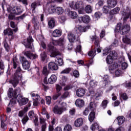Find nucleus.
<instances>
[{
	"label": "nucleus",
	"mask_w": 131,
	"mask_h": 131,
	"mask_svg": "<svg viewBox=\"0 0 131 131\" xmlns=\"http://www.w3.org/2000/svg\"><path fill=\"white\" fill-rule=\"evenodd\" d=\"M23 54L24 55V56H26L28 59H30V60H34L38 58V55H37V54H32L30 51H24Z\"/></svg>",
	"instance_id": "nucleus-9"
},
{
	"label": "nucleus",
	"mask_w": 131,
	"mask_h": 131,
	"mask_svg": "<svg viewBox=\"0 0 131 131\" xmlns=\"http://www.w3.org/2000/svg\"><path fill=\"white\" fill-rule=\"evenodd\" d=\"M31 7L33 9V11H35L36 7H37V4L36 2H33L31 5Z\"/></svg>",
	"instance_id": "nucleus-61"
},
{
	"label": "nucleus",
	"mask_w": 131,
	"mask_h": 131,
	"mask_svg": "<svg viewBox=\"0 0 131 131\" xmlns=\"http://www.w3.org/2000/svg\"><path fill=\"white\" fill-rule=\"evenodd\" d=\"M72 130V126L71 125L67 124L64 126L63 131H71Z\"/></svg>",
	"instance_id": "nucleus-50"
},
{
	"label": "nucleus",
	"mask_w": 131,
	"mask_h": 131,
	"mask_svg": "<svg viewBox=\"0 0 131 131\" xmlns=\"http://www.w3.org/2000/svg\"><path fill=\"white\" fill-rule=\"evenodd\" d=\"M20 92H21L20 88H17L14 91L12 88L9 89L8 96L9 98H13L10 100L9 105H12V106L13 105H15L16 103V100L20 106L26 105V103H28V99L24 98L21 94L17 95V94H20Z\"/></svg>",
	"instance_id": "nucleus-1"
},
{
	"label": "nucleus",
	"mask_w": 131,
	"mask_h": 131,
	"mask_svg": "<svg viewBox=\"0 0 131 131\" xmlns=\"http://www.w3.org/2000/svg\"><path fill=\"white\" fill-rule=\"evenodd\" d=\"M101 96H102V94H100L99 93H97L95 95V99L96 100H99L100 98H101Z\"/></svg>",
	"instance_id": "nucleus-64"
},
{
	"label": "nucleus",
	"mask_w": 131,
	"mask_h": 131,
	"mask_svg": "<svg viewBox=\"0 0 131 131\" xmlns=\"http://www.w3.org/2000/svg\"><path fill=\"white\" fill-rule=\"evenodd\" d=\"M118 67V64H117V63H115L109 67V70L113 71V70H115V69H116V68H117Z\"/></svg>",
	"instance_id": "nucleus-43"
},
{
	"label": "nucleus",
	"mask_w": 131,
	"mask_h": 131,
	"mask_svg": "<svg viewBox=\"0 0 131 131\" xmlns=\"http://www.w3.org/2000/svg\"><path fill=\"white\" fill-rule=\"evenodd\" d=\"M87 29H89V27L78 26L75 28V31L76 33H80V32H85Z\"/></svg>",
	"instance_id": "nucleus-15"
},
{
	"label": "nucleus",
	"mask_w": 131,
	"mask_h": 131,
	"mask_svg": "<svg viewBox=\"0 0 131 131\" xmlns=\"http://www.w3.org/2000/svg\"><path fill=\"white\" fill-rule=\"evenodd\" d=\"M110 10H111V8L110 7H109V6L108 5L104 6L102 9L103 12L105 14H108V13H109Z\"/></svg>",
	"instance_id": "nucleus-44"
},
{
	"label": "nucleus",
	"mask_w": 131,
	"mask_h": 131,
	"mask_svg": "<svg viewBox=\"0 0 131 131\" xmlns=\"http://www.w3.org/2000/svg\"><path fill=\"white\" fill-rule=\"evenodd\" d=\"M63 11H64V9H63V8H62L61 7H58L56 8L55 12L58 15H62V14H63Z\"/></svg>",
	"instance_id": "nucleus-40"
},
{
	"label": "nucleus",
	"mask_w": 131,
	"mask_h": 131,
	"mask_svg": "<svg viewBox=\"0 0 131 131\" xmlns=\"http://www.w3.org/2000/svg\"><path fill=\"white\" fill-rule=\"evenodd\" d=\"M56 81H57V76H56V75H52L48 79V82H49L50 84H54Z\"/></svg>",
	"instance_id": "nucleus-25"
},
{
	"label": "nucleus",
	"mask_w": 131,
	"mask_h": 131,
	"mask_svg": "<svg viewBox=\"0 0 131 131\" xmlns=\"http://www.w3.org/2000/svg\"><path fill=\"white\" fill-rule=\"evenodd\" d=\"M121 14L122 16L123 21H125L130 16V9L128 7H127L126 9H124L121 11Z\"/></svg>",
	"instance_id": "nucleus-8"
},
{
	"label": "nucleus",
	"mask_w": 131,
	"mask_h": 131,
	"mask_svg": "<svg viewBox=\"0 0 131 131\" xmlns=\"http://www.w3.org/2000/svg\"><path fill=\"white\" fill-rule=\"evenodd\" d=\"M95 115H96V114L94 112H91L89 114V121H90V122H92V121L94 120V119H95Z\"/></svg>",
	"instance_id": "nucleus-39"
},
{
	"label": "nucleus",
	"mask_w": 131,
	"mask_h": 131,
	"mask_svg": "<svg viewBox=\"0 0 131 131\" xmlns=\"http://www.w3.org/2000/svg\"><path fill=\"white\" fill-rule=\"evenodd\" d=\"M118 125H121L125 121V118L123 116H119L117 118Z\"/></svg>",
	"instance_id": "nucleus-28"
},
{
	"label": "nucleus",
	"mask_w": 131,
	"mask_h": 131,
	"mask_svg": "<svg viewBox=\"0 0 131 131\" xmlns=\"http://www.w3.org/2000/svg\"><path fill=\"white\" fill-rule=\"evenodd\" d=\"M69 97V92H65L60 97L61 100H65L67 98Z\"/></svg>",
	"instance_id": "nucleus-46"
},
{
	"label": "nucleus",
	"mask_w": 131,
	"mask_h": 131,
	"mask_svg": "<svg viewBox=\"0 0 131 131\" xmlns=\"http://www.w3.org/2000/svg\"><path fill=\"white\" fill-rule=\"evenodd\" d=\"M48 50L50 51V52H51V57H56V56L60 55L59 51H58V50H56L54 47L51 45H48Z\"/></svg>",
	"instance_id": "nucleus-13"
},
{
	"label": "nucleus",
	"mask_w": 131,
	"mask_h": 131,
	"mask_svg": "<svg viewBox=\"0 0 131 131\" xmlns=\"http://www.w3.org/2000/svg\"><path fill=\"white\" fill-rule=\"evenodd\" d=\"M42 74L46 77H47L48 75L50 74V71L48 70V67H47V66L43 67L42 70Z\"/></svg>",
	"instance_id": "nucleus-31"
},
{
	"label": "nucleus",
	"mask_w": 131,
	"mask_h": 131,
	"mask_svg": "<svg viewBox=\"0 0 131 131\" xmlns=\"http://www.w3.org/2000/svg\"><path fill=\"white\" fill-rule=\"evenodd\" d=\"M83 124V119L79 118L74 122V125L76 127H80Z\"/></svg>",
	"instance_id": "nucleus-20"
},
{
	"label": "nucleus",
	"mask_w": 131,
	"mask_h": 131,
	"mask_svg": "<svg viewBox=\"0 0 131 131\" xmlns=\"http://www.w3.org/2000/svg\"><path fill=\"white\" fill-rule=\"evenodd\" d=\"M122 41L126 45H129V46H131V39L127 35L123 36Z\"/></svg>",
	"instance_id": "nucleus-27"
},
{
	"label": "nucleus",
	"mask_w": 131,
	"mask_h": 131,
	"mask_svg": "<svg viewBox=\"0 0 131 131\" xmlns=\"http://www.w3.org/2000/svg\"><path fill=\"white\" fill-rule=\"evenodd\" d=\"M43 11L47 14H54L56 12V6L54 5H47V8H44Z\"/></svg>",
	"instance_id": "nucleus-11"
},
{
	"label": "nucleus",
	"mask_w": 131,
	"mask_h": 131,
	"mask_svg": "<svg viewBox=\"0 0 131 131\" xmlns=\"http://www.w3.org/2000/svg\"><path fill=\"white\" fill-rule=\"evenodd\" d=\"M79 20L80 21H82L83 23L88 24L91 21V17L88 15H85L83 16H80L79 17Z\"/></svg>",
	"instance_id": "nucleus-16"
},
{
	"label": "nucleus",
	"mask_w": 131,
	"mask_h": 131,
	"mask_svg": "<svg viewBox=\"0 0 131 131\" xmlns=\"http://www.w3.org/2000/svg\"><path fill=\"white\" fill-rule=\"evenodd\" d=\"M56 61V62H57L59 66H63V65H64L63 59H62L61 58L57 57Z\"/></svg>",
	"instance_id": "nucleus-45"
},
{
	"label": "nucleus",
	"mask_w": 131,
	"mask_h": 131,
	"mask_svg": "<svg viewBox=\"0 0 131 131\" xmlns=\"http://www.w3.org/2000/svg\"><path fill=\"white\" fill-rule=\"evenodd\" d=\"M28 116L31 119L34 118V117L35 118V114H34V112L33 111H30L28 113Z\"/></svg>",
	"instance_id": "nucleus-51"
},
{
	"label": "nucleus",
	"mask_w": 131,
	"mask_h": 131,
	"mask_svg": "<svg viewBox=\"0 0 131 131\" xmlns=\"http://www.w3.org/2000/svg\"><path fill=\"white\" fill-rule=\"evenodd\" d=\"M106 59V63L107 64H112L113 62V60L117 59V53L115 51H111L109 49H105L103 50V56H106L108 54Z\"/></svg>",
	"instance_id": "nucleus-3"
},
{
	"label": "nucleus",
	"mask_w": 131,
	"mask_h": 131,
	"mask_svg": "<svg viewBox=\"0 0 131 131\" xmlns=\"http://www.w3.org/2000/svg\"><path fill=\"white\" fill-rule=\"evenodd\" d=\"M68 15L70 18H71L72 19H76L77 18V13L76 12L72 11H69L68 12Z\"/></svg>",
	"instance_id": "nucleus-26"
},
{
	"label": "nucleus",
	"mask_w": 131,
	"mask_h": 131,
	"mask_svg": "<svg viewBox=\"0 0 131 131\" xmlns=\"http://www.w3.org/2000/svg\"><path fill=\"white\" fill-rule=\"evenodd\" d=\"M103 83L104 85L106 86L108 84H110V80H109V76L108 75H105L103 77Z\"/></svg>",
	"instance_id": "nucleus-30"
},
{
	"label": "nucleus",
	"mask_w": 131,
	"mask_h": 131,
	"mask_svg": "<svg viewBox=\"0 0 131 131\" xmlns=\"http://www.w3.org/2000/svg\"><path fill=\"white\" fill-rule=\"evenodd\" d=\"M21 68L18 67L15 73L13 75V78L10 80V83H11L14 88L17 86V84L19 82V78H21Z\"/></svg>",
	"instance_id": "nucleus-6"
},
{
	"label": "nucleus",
	"mask_w": 131,
	"mask_h": 131,
	"mask_svg": "<svg viewBox=\"0 0 131 131\" xmlns=\"http://www.w3.org/2000/svg\"><path fill=\"white\" fill-rule=\"evenodd\" d=\"M59 21L60 23H64L66 21V17L64 16H60L59 17Z\"/></svg>",
	"instance_id": "nucleus-55"
},
{
	"label": "nucleus",
	"mask_w": 131,
	"mask_h": 131,
	"mask_svg": "<svg viewBox=\"0 0 131 131\" xmlns=\"http://www.w3.org/2000/svg\"><path fill=\"white\" fill-rule=\"evenodd\" d=\"M5 35H13V31L11 29L5 30L4 31Z\"/></svg>",
	"instance_id": "nucleus-42"
},
{
	"label": "nucleus",
	"mask_w": 131,
	"mask_h": 131,
	"mask_svg": "<svg viewBox=\"0 0 131 131\" xmlns=\"http://www.w3.org/2000/svg\"><path fill=\"white\" fill-rule=\"evenodd\" d=\"M40 57L41 61H42V62H45L48 56L47 55V53H46L45 52H43L40 54Z\"/></svg>",
	"instance_id": "nucleus-37"
},
{
	"label": "nucleus",
	"mask_w": 131,
	"mask_h": 131,
	"mask_svg": "<svg viewBox=\"0 0 131 131\" xmlns=\"http://www.w3.org/2000/svg\"><path fill=\"white\" fill-rule=\"evenodd\" d=\"M32 22L34 24V27H37V26H38V24H39V22H38L36 16L33 17Z\"/></svg>",
	"instance_id": "nucleus-36"
},
{
	"label": "nucleus",
	"mask_w": 131,
	"mask_h": 131,
	"mask_svg": "<svg viewBox=\"0 0 131 131\" xmlns=\"http://www.w3.org/2000/svg\"><path fill=\"white\" fill-rule=\"evenodd\" d=\"M121 66L122 69H123V70H124L126 69V68H127V67H128V64H127V62H124L122 63Z\"/></svg>",
	"instance_id": "nucleus-59"
},
{
	"label": "nucleus",
	"mask_w": 131,
	"mask_h": 131,
	"mask_svg": "<svg viewBox=\"0 0 131 131\" xmlns=\"http://www.w3.org/2000/svg\"><path fill=\"white\" fill-rule=\"evenodd\" d=\"M70 71H71V68H68L62 71L60 73L61 74H68Z\"/></svg>",
	"instance_id": "nucleus-48"
},
{
	"label": "nucleus",
	"mask_w": 131,
	"mask_h": 131,
	"mask_svg": "<svg viewBox=\"0 0 131 131\" xmlns=\"http://www.w3.org/2000/svg\"><path fill=\"white\" fill-rule=\"evenodd\" d=\"M48 68L51 71H57L59 69V67L55 62L51 61L48 64Z\"/></svg>",
	"instance_id": "nucleus-12"
},
{
	"label": "nucleus",
	"mask_w": 131,
	"mask_h": 131,
	"mask_svg": "<svg viewBox=\"0 0 131 131\" xmlns=\"http://www.w3.org/2000/svg\"><path fill=\"white\" fill-rule=\"evenodd\" d=\"M22 65L24 69L25 70H27V69H29V68H30V63H29L28 60L23 63Z\"/></svg>",
	"instance_id": "nucleus-33"
},
{
	"label": "nucleus",
	"mask_w": 131,
	"mask_h": 131,
	"mask_svg": "<svg viewBox=\"0 0 131 131\" xmlns=\"http://www.w3.org/2000/svg\"><path fill=\"white\" fill-rule=\"evenodd\" d=\"M76 94L79 98H81L85 95V90L84 89H78L76 90Z\"/></svg>",
	"instance_id": "nucleus-17"
},
{
	"label": "nucleus",
	"mask_w": 131,
	"mask_h": 131,
	"mask_svg": "<svg viewBox=\"0 0 131 131\" xmlns=\"http://www.w3.org/2000/svg\"><path fill=\"white\" fill-rule=\"evenodd\" d=\"M38 38L40 41V45L42 47L43 49H46L47 45L45 43L44 40H45V38L43 37V36L41 35H38Z\"/></svg>",
	"instance_id": "nucleus-22"
},
{
	"label": "nucleus",
	"mask_w": 131,
	"mask_h": 131,
	"mask_svg": "<svg viewBox=\"0 0 131 131\" xmlns=\"http://www.w3.org/2000/svg\"><path fill=\"white\" fill-rule=\"evenodd\" d=\"M53 37H60L62 35V31L58 29H56L52 33Z\"/></svg>",
	"instance_id": "nucleus-24"
},
{
	"label": "nucleus",
	"mask_w": 131,
	"mask_h": 131,
	"mask_svg": "<svg viewBox=\"0 0 131 131\" xmlns=\"http://www.w3.org/2000/svg\"><path fill=\"white\" fill-rule=\"evenodd\" d=\"M92 40H95V51L97 52V53H101V48H100V43H99V38L97 37V36H92L91 37Z\"/></svg>",
	"instance_id": "nucleus-7"
},
{
	"label": "nucleus",
	"mask_w": 131,
	"mask_h": 131,
	"mask_svg": "<svg viewBox=\"0 0 131 131\" xmlns=\"http://www.w3.org/2000/svg\"><path fill=\"white\" fill-rule=\"evenodd\" d=\"M62 95V93H58L56 94L53 95V100H57Z\"/></svg>",
	"instance_id": "nucleus-63"
},
{
	"label": "nucleus",
	"mask_w": 131,
	"mask_h": 131,
	"mask_svg": "<svg viewBox=\"0 0 131 131\" xmlns=\"http://www.w3.org/2000/svg\"><path fill=\"white\" fill-rule=\"evenodd\" d=\"M60 108H61L63 112L66 111V110H67V103L66 102H61V103L60 104Z\"/></svg>",
	"instance_id": "nucleus-47"
},
{
	"label": "nucleus",
	"mask_w": 131,
	"mask_h": 131,
	"mask_svg": "<svg viewBox=\"0 0 131 131\" xmlns=\"http://www.w3.org/2000/svg\"><path fill=\"white\" fill-rule=\"evenodd\" d=\"M29 120V118H28V116H25L24 117L22 120L21 121L23 123V124H26V122H27Z\"/></svg>",
	"instance_id": "nucleus-57"
},
{
	"label": "nucleus",
	"mask_w": 131,
	"mask_h": 131,
	"mask_svg": "<svg viewBox=\"0 0 131 131\" xmlns=\"http://www.w3.org/2000/svg\"><path fill=\"white\" fill-rule=\"evenodd\" d=\"M84 10L86 14H91L93 12V8L91 5L86 6Z\"/></svg>",
	"instance_id": "nucleus-35"
},
{
	"label": "nucleus",
	"mask_w": 131,
	"mask_h": 131,
	"mask_svg": "<svg viewBox=\"0 0 131 131\" xmlns=\"http://www.w3.org/2000/svg\"><path fill=\"white\" fill-rule=\"evenodd\" d=\"M101 16H102V13L100 12H96L94 14V17H95L96 19L101 18Z\"/></svg>",
	"instance_id": "nucleus-58"
},
{
	"label": "nucleus",
	"mask_w": 131,
	"mask_h": 131,
	"mask_svg": "<svg viewBox=\"0 0 131 131\" xmlns=\"http://www.w3.org/2000/svg\"><path fill=\"white\" fill-rule=\"evenodd\" d=\"M70 7L74 10H79V14H83L84 4L82 1H77L75 4L74 2H72L70 3Z\"/></svg>",
	"instance_id": "nucleus-5"
},
{
	"label": "nucleus",
	"mask_w": 131,
	"mask_h": 131,
	"mask_svg": "<svg viewBox=\"0 0 131 131\" xmlns=\"http://www.w3.org/2000/svg\"><path fill=\"white\" fill-rule=\"evenodd\" d=\"M88 55L90 57L94 58L96 56V51H91L88 53Z\"/></svg>",
	"instance_id": "nucleus-56"
},
{
	"label": "nucleus",
	"mask_w": 131,
	"mask_h": 131,
	"mask_svg": "<svg viewBox=\"0 0 131 131\" xmlns=\"http://www.w3.org/2000/svg\"><path fill=\"white\" fill-rule=\"evenodd\" d=\"M52 101V98L51 96L46 97V103L47 105H50L51 104V102Z\"/></svg>",
	"instance_id": "nucleus-62"
},
{
	"label": "nucleus",
	"mask_w": 131,
	"mask_h": 131,
	"mask_svg": "<svg viewBox=\"0 0 131 131\" xmlns=\"http://www.w3.org/2000/svg\"><path fill=\"white\" fill-rule=\"evenodd\" d=\"M32 42H33V39L32 37L29 36L27 38V42H25L24 45L26 48L28 49H32Z\"/></svg>",
	"instance_id": "nucleus-14"
},
{
	"label": "nucleus",
	"mask_w": 131,
	"mask_h": 131,
	"mask_svg": "<svg viewBox=\"0 0 131 131\" xmlns=\"http://www.w3.org/2000/svg\"><path fill=\"white\" fill-rule=\"evenodd\" d=\"M90 128L92 131L98 130V129H99V125L98 124V123L95 122L92 125Z\"/></svg>",
	"instance_id": "nucleus-34"
},
{
	"label": "nucleus",
	"mask_w": 131,
	"mask_h": 131,
	"mask_svg": "<svg viewBox=\"0 0 131 131\" xmlns=\"http://www.w3.org/2000/svg\"><path fill=\"white\" fill-rule=\"evenodd\" d=\"M48 25L49 27V28L51 29H53L55 27V20L51 19L48 22Z\"/></svg>",
	"instance_id": "nucleus-41"
},
{
	"label": "nucleus",
	"mask_w": 131,
	"mask_h": 131,
	"mask_svg": "<svg viewBox=\"0 0 131 131\" xmlns=\"http://www.w3.org/2000/svg\"><path fill=\"white\" fill-rule=\"evenodd\" d=\"M53 43L54 46H59L61 48H64L65 47V43H66V40L64 39V37H61L58 40H54L53 41Z\"/></svg>",
	"instance_id": "nucleus-10"
},
{
	"label": "nucleus",
	"mask_w": 131,
	"mask_h": 131,
	"mask_svg": "<svg viewBox=\"0 0 131 131\" xmlns=\"http://www.w3.org/2000/svg\"><path fill=\"white\" fill-rule=\"evenodd\" d=\"M68 38L70 42H74L75 40V35L72 33H69L68 35Z\"/></svg>",
	"instance_id": "nucleus-29"
},
{
	"label": "nucleus",
	"mask_w": 131,
	"mask_h": 131,
	"mask_svg": "<svg viewBox=\"0 0 131 131\" xmlns=\"http://www.w3.org/2000/svg\"><path fill=\"white\" fill-rule=\"evenodd\" d=\"M53 112L55 114L61 115V114L64 112V111L58 105H55L53 108Z\"/></svg>",
	"instance_id": "nucleus-18"
},
{
	"label": "nucleus",
	"mask_w": 131,
	"mask_h": 131,
	"mask_svg": "<svg viewBox=\"0 0 131 131\" xmlns=\"http://www.w3.org/2000/svg\"><path fill=\"white\" fill-rule=\"evenodd\" d=\"M97 104L94 102H91L89 105V108L92 111H95L97 109Z\"/></svg>",
	"instance_id": "nucleus-32"
},
{
	"label": "nucleus",
	"mask_w": 131,
	"mask_h": 131,
	"mask_svg": "<svg viewBox=\"0 0 131 131\" xmlns=\"http://www.w3.org/2000/svg\"><path fill=\"white\" fill-rule=\"evenodd\" d=\"M73 75L76 78H78V77H79V72H78V71L75 70V71H74V72L73 73Z\"/></svg>",
	"instance_id": "nucleus-54"
},
{
	"label": "nucleus",
	"mask_w": 131,
	"mask_h": 131,
	"mask_svg": "<svg viewBox=\"0 0 131 131\" xmlns=\"http://www.w3.org/2000/svg\"><path fill=\"white\" fill-rule=\"evenodd\" d=\"M119 11H120V8H119L118 7H117L114 9L112 10L111 11V13L112 14V15H116V14H118V13H119Z\"/></svg>",
	"instance_id": "nucleus-38"
},
{
	"label": "nucleus",
	"mask_w": 131,
	"mask_h": 131,
	"mask_svg": "<svg viewBox=\"0 0 131 131\" xmlns=\"http://www.w3.org/2000/svg\"><path fill=\"white\" fill-rule=\"evenodd\" d=\"M130 30V26L129 25H123L121 23H118L116 27V32H119L122 35L127 34Z\"/></svg>",
	"instance_id": "nucleus-4"
},
{
	"label": "nucleus",
	"mask_w": 131,
	"mask_h": 131,
	"mask_svg": "<svg viewBox=\"0 0 131 131\" xmlns=\"http://www.w3.org/2000/svg\"><path fill=\"white\" fill-rule=\"evenodd\" d=\"M31 96L33 97V100H34L33 102V105L37 106L38 105V101L37 100L39 99V95L34 93H31Z\"/></svg>",
	"instance_id": "nucleus-19"
},
{
	"label": "nucleus",
	"mask_w": 131,
	"mask_h": 131,
	"mask_svg": "<svg viewBox=\"0 0 131 131\" xmlns=\"http://www.w3.org/2000/svg\"><path fill=\"white\" fill-rule=\"evenodd\" d=\"M120 97L121 99H123L124 101H126V100L128 99V96H127V95L126 94V93H121L120 95Z\"/></svg>",
	"instance_id": "nucleus-49"
},
{
	"label": "nucleus",
	"mask_w": 131,
	"mask_h": 131,
	"mask_svg": "<svg viewBox=\"0 0 131 131\" xmlns=\"http://www.w3.org/2000/svg\"><path fill=\"white\" fill-rule=\"evenodd\" d=\"M108 104V101L107 100H104L102 101L101 103V107L103 109H105L107 107V104Z\"/></svg>",
	"instance_id": "nucleus-53"
},
{
	"label": "nucleus",
	"mask_w": 131,
	"mask_h": 131,
	"mask_svg": "<svg viewBox=\"0 0 131 131\" xmlns=\"http://www.w3.org/2000/svg\"><path fill=\"white\" fill-rule=\"evenodd\" d=\"M90 84L91 88H96L98 85V82L96 81L92 80L90 81Z\"/></svg>",
	"instance_id": "nucleus-52"
},
{
	"label": "nucleus",
	"mask_w": 131,
	"mask_h": 131,
	"mask_svg": "<svg viewBox=\"0 0 131 131\" xmlns=\"http://www.w3.org/2000/svg\"><path fill=\"white\" fill-rule=\"evenodd\" d=\"M75 104L77 107L81 108V107H83V106H84V101L81 99L79 98L76 100Z\"/></svg>",
	"instance_id": "nucleus-21"
},
{
	"label": "nucleus",
	"mask_w": 131,
	"mask_h": 131,
	"mask_svg": "<svg viewBox=\"0 0 131 131\" xmlns=\"http://www.w3.org/2000/svg\"><path fill=\"white\" fill-rule=\"evenodd\" d=\"M7 10L8 12V13H10L11 14L9 15L8 18L9 20H13L15 18V16L12 15L13 14V15H20L23 13L22 10H21V8L18 6H15L13 8L11 7L10 5H6Z\"/></svg>",
	"instance_id": "nucleus-2"
},
{
	"label": "nucleus",
	"mask_w": 131,
	"mask_h": 131,
	"mask_svg": "<svg viewBox=\"0 0 131 131\" xmlns=\"http://www.w3.org/2000/svg\"><path fill=\"white\" fill-rule=\"evenodd\" d=\"M117 5V0H108L107 6L110 8H114Z\"/></svg>",
	"instance_id": "nucleus-23"
},
{
	"label": "nucleus",
	"mask_w": 131,
	"mask_h": 131,
	"mask_svg": "<svg viewBox=\"0 0 131 131\" xmlns=\"http://www.w3.org/2000/svg\"><path fill=\"white\" fill-rule=\"evenodd\" d=\"M19 61L20 62L22 63L23 64V63H25V62L27 61V59H26V58L24 56H20Z\"/></svg>",
	"instance_id": "nucleus-60"
}]
</instances>
